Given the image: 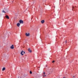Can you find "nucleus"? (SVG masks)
I'll list each match as a JSON object with an SVG mask.
<instances>
[{
  "label": "nucleus",
  "mask_w": 78,
  "mask_h": 78,
  "mask_svg": "<svg viewBox=\"0 0 78 78\" xmlns=\"http://www.w3.org/2000/svg\"><path fill=\"white\" fill-rule=\"evenodd\" d=\"M23 54H25V51H22L20 53V54L22 56H23Z\"/></svg>",
  "instance_id": "1"
},
{
  "label": "nucleus",
  "mask_w": 78,
  "mask_h": 78,
  "mask_svg": "<svg viewBox=\"0 0 78 78\" xmlns=\"http://www.w3.org/2000/svg\"><path fill=\"white\" fill-rule=\"evenodd\" d=\"M19 22L20 23H22V24H23V20H20L19 21Z\"/></svg>",
  "instance_id": "2"
},
{
  "label": "nucleus",
  "mask_w": 78,
  "mask_h": 78,
  "mask_svg": "<svg viewBox=\"0 0 78 78\" xmlns=\"http://www.w3.org/2000/svg\"><path fill=\"white\" fill-rule=\"evenodd\" d=\"M30 33H26L25 34V35H26V36H30Z\"/></svg>",
  "instance_id": "3"
},
{
  "label": "nucleus",
  "mask_w": 78,
  "mask_h": 78,
  "mask_svg": "<svg viewBox=\"0 0 78 78\" xmlns=\"http://www.w3.org/2000/svg\"><path fill=\"white\" fill-rule=\"evenodd\" d=\"M14 45H12L11 47H10V48L11 49H14Z\"/></svg>",
  "instance_id": "4"
},
{
  "label": "nucleus",
  "mask_w": 78,
  "mask_h": 78,
  "mask_svg": "<svg viewBox=\"0 0 78 78\" xmlns=\"http://www.w3.org/2000/svg\"><path fill=\"white\" fill-rule=\"evenodd\" d=\"M28 51H29V52H30V53H31L32 51H31V49L30 48L28 49Z\"/></svg>",
  "instance_id": "5"
},
{
  "label": "nucleus",
  "mask_w": 78,
  "mask_h": 78,
  "mask_svg": "<svg viewBox=\"0 0 78 78\" xmlns=\"http://www.w3.org/2000/svg\"><path fill=\"white\" fill-rule=\"evenodd\" d=\"M5 17H6V18H7L8 19H9V16H8V15H6Z\"/></svg>",
  "instance_id": "6"
},
{
  "label": "nucleus",
  "mask_w": 78,
  "mask_h": 78,
  "mask_svg": "<svg viewBox=\"0 0 78 78\" xmlns=\"http://www.w3.org/2000/svg\"><path fill=\"white\" fill-rule=\"evenodd\" d=\"M41 23H44L45 22V21H44V20H43L41 21Z\"/></svg>",
  "instance_id": "7"
},
{
  "label": "nucleus",
  "mask_w": 78,
  "mask_h": 78,
  "mask_svg": "<svg viewBox=\"0 0 78 78\" xmlns=\"http://www.w3.org/2000/svg\"><path fill=\"white\" fill-rule=\"evenodd\" d=\"M20 23H17V27H20Z\"/></svg>",
  "instance_id": "8"
},
{
  "label": "nucleus",
  "mask_w": 78,
  "mask_h": 78,
  "mask_svg": "<svg viewBox=\"0 0 78 78\" xmlns=\"http://www.w3.org/2000/svg\"><path fill=\"white\" fill-rule=\"evenodd\" d=\"M5 67H4L3 68H2V71H4V70H5Z\"/></svg>",
  "instance_id": "9"
},
{
  "label": "nucleus",
  "mask_w": 78,
  "mask_h": 78,
  "mask_svg": "<svg viewBox=\"0 0 78 78\" xmlns=\"http://www.w3.org/2000/svg\"><path fill=\"white\" fill-rule=\"evenodd\" d=\"M2 12H4L5 13H6V12H5V11L4 10H2Z\"/></svg>",
  "instance_id": "10"
},
{
  "label": "nucleus",
  "mask_w": 78,
  "mask_h": 78,
  "mask_svg": "<svg viewBox=\"0 0 78 78\" xmlns=\"http://www.w3.org/2000/svg\"><path fill=\"white\" fill-rule=\"evenodd\" d=\"M30 74H32V72L30 71Z\"/></svg>",
  "instance_id": "11"
},
{
  "label": "nucleus",
  "mask_w": 78,
  "mask_h": 78,
  "mask_svg": "<svg viewBox=\"0 0 78 78\" xmlns=\"http://www.w3.org/2000/svg\"><path fill=\"white\" fill-rule=\"evenodd\" d=\"M52 62L53 63V62H55V61H53Z\"/></svg>",
  "instance_id": "12"
},
{
  "label": "nucleus",
  "mask_w": 78,
  "mask_h": 78,
  "mask_svg": "<svg viewBox=\"0 0 78 78\" xmlns=\"http://www.w3.org/2000/svg\"><path fill=\"white\" fill-rule=\"evenodd\" d=\"M67 41H65V43H67Z\"/></svg>",
  "instance_id": "13"
},
{
  "label": "nucleus",
  "mask_w": 78,
  "mask_h": 78,
  "mask_svg": "<svg viewBox=\"0 0 78 78\" xmlns=\"http://www.w3.org/2000/svg\"><path fill=\"white\" fill-rule=\"evenodd\" d=\"M44 75H45V72H44Z\"/></svg>",
  "instance_id": "14"
},
{
  "label": "nucleus",
  "mask_w": 78,
  "mask_h": 78,
  "mask_svg": "<svg viewBox=\"0 0 78 78\" xmlns=\"http://www.w3.org/2000/svg\"><path fill=\"white\" fill-rule=\"evenodd\" d=\"M73 78H75V76H73Z\"/></svg>",
  "instance_id": "15"
},
{
  "label": "nucleus",
  "mask_w": 78,
  "mask_h": 78,
  "mask_svg": "<svg viewBox=\"0 0 78 78\" xmlns=\"http://www.w3.org/2000/svg\"><path fill=\"white\" fill-rule=\"evenodd\" d=\"M72 8H74V7H73Z\"/></svg>",
  "instance_id": "16"
},
{
  "label": "nucleus",
  "mask_w": 78,
  "mask_h": 78,
  "mask_svg": "<svg viewBox=\"0 0 78 78\" xmlns=\"http://www.w3.org/2000/svg\"><path fill=\"white\" fill-rule=\"evenodd\" d=\"M44 76H46V75H44Z\"/></svg>",
  "instance_id": "17"
},
{
  "label": "nucleus",
  "mask_w": 78,
  "mask_h": 78,
  "mask_svg": "<svg viewBox=\"0 0 78 78\" xmlns=\"http://www.w3.org/2000/svg\"><path fill=\"white\" fill-rule=\"evenodd\" d=\"M63 78H65V77H63Z\"/></svg>",
  "instance_id": "18"
},
{
  "label": "nucleus",
  "mask_w": 78,
  "mask_h": 78,
  "mask_svg": "<svg viewBox=\"0 0 78 78\" xmlns=\"http://www.w3.org/2000/svg\"><path fill=\"white\" fill-rule=\"evenodd\" d=\"M72 10H73V9H72Z\"/></svg>",
  "instance_id": "19"
}]
</instances>
